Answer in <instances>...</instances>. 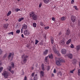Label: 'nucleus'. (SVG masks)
I'll use <instances>...</instances> for the list:
<instances>
[{
    "label": "nucleus",
    "instance_id": "29",
    "mask_svg": "<svg viewBox=\"0 0 80 80\" xmlns=\"http://www.w3.org/2000/svg\"><path fill=\"white\" fill-rule=\"evenodd\" d=\"M61 20H62V21L65 20V17H63L61 18Z\"/></svg>",
    "mask_w": 80,
    "mask_h": 80
},
{
    "label": "nucleus",
    "instance_id": "46",
    "mask_svg": "<svg viewBox=\"0 0 80 80\" xmlns=\"http://www.w3.org/2000/svg\"><path fill=\"white\" fill-rule=\"evenodd\" d=\"M71 48H74V46H73V44H71Z\"/></svg>",
    "mask_w": 80,
    "mask_h": 80
},
{
    "label": "nucleus",
    "instance_id": "16",
    "mask_svg": "<svg viewBox=\"0 0 80 80\" xmlns=\"http://www.w3.org/2000/svg\"><path fill=\"white\" fill-rule=\"evenodd\" d=\"M45 60L46 62H48V56H47L45 57Z\"/></svg>",
    "mask_w": 80,
    "mask_h": 80
},
{
    "label": "nucleus",
    "instance_id": "12",
    "mask_svg": "<svg viewBox=\"0 0 80 80\" xmlns=\"http://www.w3.org/2000/svg\"><path fill=\"white\" fill-rule=\"evenodd\" d=\"M68 58L70 59H72L73 57V55H72V54L70 53L68 54Z\"/></svg>",
    "mask_w": 80,
    "mask_h": 80
},
{
    "label": "nucleus",
    "instance_id": "28",
    "mask_svg": "<svg viewBox=\"0 0 80 80\" xmlns=\"http://www.w3.org/2000/svg\"><path fill=\"white\" fill-rule=\"evenodd\" d=\"M78 76H80V69H78Z\"/></svg>",
    "mask_w": 80,
    "mask_h": 80
},
{
    "label": "nucleus",
    "instance_id": "42",
    "mask_svg": "<svg viewBox=\"0 0 80 80\" xmlns=\"http://www.w3.org/2000/svg\"><path fill=\"white\" fill-rule=\"evenodd\" d=\"M10 72L12 73V74H13L14 73V71L13 70H11L10 71Z\"/></svg>",
    "mask_w": 80,
    "mask_h": 80
},
{
    "label": "nucleus",
    "instance_id": "49",
    "mask_svg": "<svg viewBox=\"0 0 80 80\" xmlns=\"http://www.w3.org/2000/svg\"><path fill=\"white\" fill-rule=\"evenodd\" d=\"M5 20H6V21L7 22V21H8V18H6V19H4Z\"/></svg>",
    "mask_w": 80,
    "mask_h": 80
},
{
    "label": "nucleus",
    "instance_id": "1",
    "mask_svg": "<svg viewBox=\"0 0 80 80\" xmlns=\"http://www.w3.org/2000/svg\"><path fill=\"white\" fill-rule=\"evenodd\" d=\"M28 57V56H25V55H22V58H24V60L23 61H22V64H23V62L24 63H26L27 62V58Z\"/></svg>",
    "mask_w": 80,
    "mask_h": 80
},
{
    "label": "nucleus",
    "instance_id": "63",
    "mask_svg": "<svg viewBox=\"0 0 80 80\" xmlns=\"http://www.w3.org/2000/svg\"><path fill=\"white\" fill-rule=\"evenodd\" d=\"M32 70H33V67H32L31 68Z\"/></svg>",
    "mask_w": 80,
    "mask_h": 80
},
{
    "label": "nucleus",
    "instance_id": "54",
    "mask_svg": "<svg viewBox=\"0 0 80 80\" xmlns=\"http://www.w3.org/2000/svg\"><path fill=\"white\" fill-rule=\"evenodd\" d=\"M42 70H44L45 69L44 68V67H43V66H42Z\"/></svg>",
    "mask_w": 80,
    "mask_h": 80
},
{
    "label": "nucleus",
    "instance_id": "40",
    "mask_svg": "<svg viewBox=\"0 0 80 80\" xmlns=\"http://www.w3.org/2000/svg\"><path fill=\"white\" fill-rule=\"evenodd\" d=\"M74 8H75V10H78V8H77V6H74Z\"/></svg>",
    "mask_w": 80,
    "mask_h": 80
},
{
    "label": "nucleus",
    "instance_id": "38",
    "mask_svg": "<svg viewBox=\"0 0 80 80\" xmlns=\"http://www.w3.org/2000/svg\"><path fill=\"white\" fill-rule=\"evenodd\" d=\"M75 69H74L72 70V71H70V73H73V72H74V71H75Z\"/></svg>",
    "mask_w": 80,
    "mask_h": 80
},
{
    "label": "nucleus",
    "instance_id": "30",
    "mask_svg": "<svg viewBox=\"0 0 80 80\" xmlns=\"http://www.w3.org/2000/svg\"><path fill=\"white\" fill-rule=\"evenodd\" d=\"M24 19V18H19L18 20L19 22H21L22 20H23Z\"/></svg>",
    "mask_w": 80,
    "mask_h": 80
},
{
    "label": "nucleus",
    "instance_id": "32",
    "mask_svg": "<svg viewBox=\"0 0 80 80\" xmlns=\"http://www.w3.org/2000/svg\"><path fill=\"white\" fill-rule=\"evenodd\" d=\"M12 68V67L11 66L9 67L8 68V70H9V71H10L11 70Z\"/></svg>",
    "mask_w": 80,
    "mask_h": 80
},
{
    "label": "nucleus",
    "instance_id": "17",
    "mask_svg": "<svg viewBox=\"0 0 80 80\" xmlns=\"http://www.w3.org/2000/svg\"><path fill=\"white\" fill-rule=\"evenodd\" d=\"M80 49V45H78L77 46V51H78Z\"/></svg>",
    "mask_w": 80,
    "mask_h": 80
},
{
    "label": "nucleus",
    "instance_id": "39",
    "mask_svg": "<svg viewBox=\"0 0 80 80\" xmlns=\"http://www.w3.org/2000/svg\"><path fill=\"white\" fill-rule=\"evenodd\" d=\"M38 79V78H37V77L35 76L34 78V80H37Z\"/></svg>",
    "mask_w": 80,
    "mask_h": 80
},
{
    "label": "nucleus",
    "instance_id": "44",
    "mask_svg": "<svg viewBox=\"0 0 80 80\" xmlns=\"http://www.w3.org/2000/svg\"><path fill=\"white\" fill-rule=\"evenodd\" d=\"M7 54H6L3 57V58H6V57H7Z\"/></svg>",
    "mask_w": 80,
    "mask_h": 80
},
{
    "label": "nucleus",
    "instance_id": "24",
    "mask_svg": "<svg viewBox=\"0 0 80 80\" xmlns=\"http://www.w3.org/2000/svg\"><path fill=\"white\" fill-rule=\"evenodd\" d=\"M53 50L55 53H58V54L59 53V52L57 51V50H56V49H53Z\"/></svg>",
    "mask_w": 80,
    "mask_h": 80
},
{
    "label": "nucleus",
    "instance_id": "4",
    "mask_svg": "<svg viewBox=\"0 0 80 80\" xmlns=\"http://www.w3.org/2000/svg\"><path fill=\"white\" fill-rule=\"evenodd\" d=\"M24 33L25 35H27V36L30 35V32H29L28 30H25L24 32Z\"/></svg>",
    "mask_w": 80,
    "mask_h": 80
},
{
    "label": "nucleus",
    "instance_id": "37",
    "mask_svg": "<svg viewBox=\"0 0 80 80\" xmlns=\"http://www.w3.org/2000/svg\"><path fill=\"white\" fill-rule=\"evenodd\" d=\"M58 75H60V76H62V73L61 72H58Z\"/></svg>",
    "mask_w": 80,
    "mask_h": 80
},
{
    "label": "nucleus",
    "instance_id": "45",
    "mask_svg": "<svg viewBox=\"0 0 80 80\" xmlns=\"http://www.w3.org/2000/svg\"><path fill=\"white\" fill-rule=\"evenodd\" d=\"M48 29H49V27H46L44 28V29H46V30H48Z\"/></svg>",
    "mask_w": 80,
    "mask_h": 80
},
{
    "label": "nucleus",
    "instance_id": "19",
    "mask_svg": "<svg viewBox=\"0 0 80 80\" xmlns=\"http://www.w3.org/2000/svg\"><path fill=\"white\" fill-rule=\"evenodd\" d=\"M48 57H49V58H51V59L53 58V55L52 54L49 55Z\"/></svg>",
    "mask_w": 80,
    "mask_h": 80
},
{
    "label": "nucleus",
    "instance_id": "3",
    "mask_svg": "<svg viewBox=\"0 0 80 80\" xmlns=\"http://www.w3.org/2000/svg\"><path fill=\"white\" fill-rule=\"evenodd\" d=\"M71 20L73 23L74 22H75V21H76V17L72 15L71 17Z\"/></svg>",
    "mask_w": 80,
    "mask_h": 80
},
{
    "label": "nucleus",
    "instance_id": "6",
    "mask_svg": "<svg viewBox=\"0 0 80 80\" xmlns=\"http://www.w3.org/2000/svg\"><path fill=\"white\" fill-rule=\"evenodd\" d=\"M32 18L33 20H37V18H38V16L36 14H34V15L32 17Z\"/></svg>",
    "mask_w": 80,
    "mask_h": 80
},
{
    "label": "nucleus",
    "instance_id": "51",
    "mask_svg": "<svg viewBox=\"0 0 80 80\" xmlns=\"http://www.w3.org/2000/svg\"><path fill=\"white\" fill-rule=\"evenodd\" d=\"M62 34V32H60L58 34V36H60Z\"/></svg>",
    "mask_w": 80,
    "mask_h": 80
},
{
    "label": "nucleus",
    "instance_id": "56",
    "mask_svg": "<svg viewBox=\"0 0 80 80\" xmlns=\"http://www.w3.org/2000/svg\"><path fill=\"white\" fill-rule=\"evenodd\" d=\"M21 37L22 38H24V36L23 35V34H22L21 35Z\"/></svg>",
    "mask_w": 80,
    "mask_h": 80
},
{
    "label": "nucleus",
    "instance_id": "62",
    "mask_svg": "<svg viewBox=\"0 0 80 80\" xmlns=\"http://www.w3.org/2000/svg\"><path fill=\"white\" fill-rule=\"evenodd\" d=\"M36 67H38V64H36Z\"/></svg>",
    "mask_w": 80,
    "mask_h": 80
},
{
    "label": "nucleus",
    "instance_id": "36",
    "mask_svg": "<svg viewBox=\"0 0 80 80\" xmlns=\"http://www.w3.org/2000/svg\"><path fill=\"white\" fill-rule=\"evenodd\" d=\"M8 34L9 35H10V34H11V35H13V32H9V33H8Z\"/></svg>",
    "mask_w": 80,
    "mask_h": 80
},
{
    "label": "nucleus",
    "instance_id": "14",
    "mask_svg": "<svg viewBox=\"0 0 80 80\" xmlns=\"http://www.w3.org/2000/svg\"><path fill=\"white\" fill-rule=\"evenodd\" d=\"M44 2L45 3H49V2H50V0H43Z\"/></svg>",
    "mask_w": 80,
    "mask_h": 80
},
{
    "label": "nucleus",
    "instance_id": "15",
    "mask_svg": "<svg viewBox=\"0 0 80 80\" xmlns=\"http://www.w3.org/2000/svg\"><path fill=\"white\" fill-rule=\"evenodd\" d=\"M47 53H48V50H46L43 53L44 55H47Z\"/></svg>",
    "mask_w": 80,
    "mask_h": 80
},
{
    "label": "nucleus",
    "instance_id": "52",
    "mask_svg": "<svg viewBox=\"0 0 80 80\" xmlns=\"http://www.w3.org/2000/svg\"><path fill=\"white\" fill-rule=\"evenodd\" d=\"M42 3H40L39 4V8H40V7H41L42 6Z\"/></svg>",
    "mask_w": 80,
    "mask_h": 80
},
{
    "label": "nucleus",
    "instance_id": "23",
    "mask_svg": "<svg viewBox=\"0 0 80 80\" xmlns=\"http://www.w3.org/2000/svg\"><path fill=\"white\" fill-rule=\"evenodd\" d=\"M39 24L41 26H42V27H43L44 25V24H43V22H41L39 23Z\"/></svg>",
    "mask_w": 80,
    "mask_h": 80
},
{
    "label": "nucleus",
    "instance_id": "33",
    "mask_svg": "<svg viewBox=\"0 0 80 80\" xmlns=\"http://www.w3.org/2000/svg\"><path fill=\"white\" fill-rule=\"evenodd\" d=\"M3 67H1L0 68V72H1L2 70H3Z\"/></svg>",
    "mask_w": 80,
    "mask_h": 80
},
{
    "label": "nucleus",
    "instance_id": "41",
    "mask_svg": "<svg viewBox=\"0 0 80 80\" xmlns=\"http://www.w3.org/2000/svg\"><path fill=\"white\" fill-rule=\"evenodd\" d=\"M74 2H75V1H74V0H72L71 2V4H73Z\"/></svg>",
    "mask_w": 80,
    "mask_h": 80
},
{
    "label": "nucleus",
    "instance_id": "61",
    "mask_svg": "<svg viewBox=\"0 0 80 80\" xmlns=\"http://www.w3.org/2000/svg\"><path fill=\"white\" fill-rule=\"evenodd\" d=\"M52 77H54V74H52Z\"/></svg>",
    "mask_w": 80,
    "mask_h": 80
},
{
    "label": "nucleus",
    "instance_id": "22",
    "mask_svg": "<svg viewBox=\"0 0 80 80\" xmlns=\"http://www.w3.org/2000/svg\"><path fill=\"white\" fill-rule=\"evenodd\" d=\"M33 26L34 28H36L37 27V23L35 22H34L33 23Z\"/></svg>",
    "mask_w": 80,
    "mask_h": 80
},
{
    "label": "nucleus",
    "instance_id": "21",
    "mask_svg": "<svg viewBox=\"0 0 80 80\" xmlns=\"http://www.w3.org/2000/svg\"><path fill=\"white\" fill-rule=\"evenodd\" d=\"M12 55V53H9V55L8 56V58L9 60H10V57H11V56Z\"/></svg>",
    "mask_w": 80,
    "mask_h": 80
},
{
    "label": "nucleus",
    "instance_id": "43",
    "mask_svg": "<svg viewBox=\"0 0 80 80\" xmlns=\"http://www.w3.org/2000/svg\"><path fill=\"white\" fill-rule=\"evenodd\" d=\"M76 62V60H73L72 62L73 63H75Z\"/></svg>",
    "mask_w": 80,
    "mask_h": 80
},
{
    "label": "nucleus",
    "instance_id": "47",
    "mask_svg": "<svg viewBox=\"0 0 80 80\" xmlns=\"http://www.w3.org/2000/svg\"><path fill=\"white\" fill-rule=\"evenodd\" d=\"M2 54V49H0V54L1 55V54Z\"/></svg>",
    "mask_w": 80,
    "mask_h": 80
},
{
    "label": "nucleus",
    "instance_id": "2",
    "mask_svg": "<svg viewBox=\"0 0 80 80\" xmlns=\"http://www.w3.org/2000/svg\"><path fill=\"white\" fill-rule=\"evenodd\" d=\"M10 74V73L9 72H8L6 71H5L2 73V75L4 76L5 78H7Z\"/></svg>",
    "mask_w": 80,
    "mask_h": 80
},
{
    "label": "nucleus",
    "instance_id": "9",
    "mask_svg": "<svg viewBox=\"0 0 80 80\" xmlns=\"http://www.w3.org/2000/svg\"><path fill=\"white\" fill-rule=\"evenodd\" d=\"M22 29H27V26L24 24L22 25Z\"/></svg>",
    "mask_w": 80,
    "mask_h": 80
},
{
    "label": "nucleus",
    "instance_id": "10",
    "mask_svg": "<svg viewBox=\"0 0 80 80\" xmlns=\"http://www.w3.org/2000/svg\"><path fill=\"white\" fill-rule=\"evenodd\" d=\"M8 24H4L3 25V27L4 28L6 29L8 28Z\"/></svg>",
    "mask_w": 80,
    "mask_h": 80
},
{
    "label": "nucleus",
    "instance_id": "50",
    "mask_svg": "<svg viewBox=\"0 0 80 80\" xmlns=\"http://www.w3.org/2000/svg\"><path fill=\"white\" fill-rule=\"evenodd\" d=\"M35 75V72H33L32 73V77H34V75Z\"/></svg>",
    "mask_w": 80,
    "mask_h": 80
},
{
    "label": "nucleus",
    "instance_id": "35",
    "mask_svg": "<svg viewBox=\"0 0 80 80\" xmlns=\"http://www.w3.org/2000/svg\"><path fill=\"white\" fill-rule=\"evenodd\" d=\"M16 32L17 33H20V30H18L16 31Z\"/></svg>",
    "mask_w": 80,
    "mask_h": 80
},
{
    "label": "nucleus",
    "instance_id": "64",
    "mask_svg": "<svg viewBox=\"0 0 80 80\" xmlns=\"http://www.w3.org/2000/svg\"><path fill=\"white\" fill-rule=\"evenodd\" d=\"M58 55V56H61V55L60 54H59Z\"/></svg>",
    "mask_w": 80,
    "mask_h": 80
},
{
    "label": "nucleus",
    "instance_id": "59",
    "mask_svg": "<svg viewBox=\"0 0 80 80\" xmlns=\"http://www.w3.org/2000/svg\"><path fill=\"white\" fill-rule=\"evenodd\" d=\"M48 70H50V67L49 66H48Z\"/></svg>",
    "mask_w": 80,
    "mask_h": 80
},
{
    "label": "nucleus",
    "instance_id": "18",
    "mask_svg": "<svg viewBox=\"0 0 80 80\" xmlns=\"http://www.w3.org/2000/svg\"><path fill=\"white\" fill-rule=\"evenodd\" d=\"M60 43L61 45H64L65 44V41L63 40L60 41Z\"/></svg>",
    "mask_w": 80,
    "mask_h": 80
},
{
    "label": "nucleus",
    "instance_id": "57",
    "mask_svg": "<svg viewBox=\"0 0 80 80\" xmlns=\"http://www.w3.org/2000/svg\"><path fill=\"white\" fill-rule=\"evenodd\" d=\"M78 25L79 26H80V21H78Z\"/></svg>",
    "mask_w": 80,
    "mask_h": 80
},
{
    "label": "nucleus",
    "instance_id": "48",
    "mask_svg": "<svg viewBox=\"0 0 80 80\" xmlns=\"http://www.w3.org/2000/svg\"><path fill=\"white\" fill-rule=\"evenodd\" d=\"M23 29H22H22H21V33H23Z\"/></svg>",
    "mask_w": 80,
    "mask_h": 80
},
{
    "label": "nucleus",
    "instance_id": "27",
    "mask_svg": "<svg viewBox=\"0 0 80 80\" xmlns=\"http://www.w3.org/2000/svg\"><path fill=\"white\" fill-rule=\"evenodd\" d=\"M11 65L12 66V68H14V66L15 65H14V63L13 62H11Z\"/></svg>",
    "mask_w": 80,
    "mask_h": 80
},
{
    "label": "nucleus",
    "instance_id": "53",
    "mask_svg": "<svg viewBox=\"0 0 80 80\" xmlns=\"http://www.w3.org/2000/svg\"><path fill=\"white\" fill-rule=\"evenodd\" d=\"M27 80V78L26 76H25L24 78V80Z\"/></svg>",
    "mask_w": 80,
    "mask_h": 80
},
{
    "label": "nucleus",
    "instance_id": "60",
    "mask_svg": "<svg viewBox=\"0 0 80 80\" xmlns=\"http://www.w3.org/2000/svg\"><path fill=\"white\" fill-rule=\"evenodd\" d=\"M40 45H43V43H42V42H41V43H40Z\"/></svg>",
    "mask_w": 80,
    "mask_h": 80
},
{
    "label": "nucleus",
    "instance_id": "5",
    "mask_svg": "<svg viewBox=\"0 0 80 80\" xmlns=\"http://www.w3.org/2000/svg\"><path fill=\"white\" fill-rule=\"evenodd\" d=\"M56 63L58 66H60L62 65V63H61V61L58 60H57L56 61Z\"/></svg>",
    "mask_w": 80,
    "mask_h": 80
},
{
    "label": "nucleus",
    "instance_id": "31",
    "mask_svg": "<svg viewBox=\"0 0 80 80\" xmlns=\"http://www.w3.org/2000/svg\"><path fill=\"white\" fill-rule=\"evenodd\" d=\"M38 42H39V41H38L36 39L35 40V45H37V43H38Z\"/></svg>",
    "mask_w": 80,
    "mask_h": 80
},
{
    "label": "nucleus",
    "instance_id": "11",
    "mask_svg": "<svg viewBox=\"0 0 80 80\" xmlns=\"http://www.w3.org/2000/svg\"><path fill=\"white\" fill-rule=\"evenodd\" d=\"M70 33V31L69 29L67 30L66 31V34L67 35H69Z\"/></svg>",
    "mask_w": 80,
    "mask_h": 80
},
{
    "label": "nucleus",
    "instance_id": "13",
    "mask_svg": "<svg viewBox=\"0 0 80 80\" xmlns=\"http://www.w3.org/2000/svg\"><path fill=\"white\" fill-rule=\"evenodd\" d=\"M41 77H43L44 76V72L43 71H41L40 72Z\"/></svg>",
    "mask_w": 80,
    "mask_h": 80
},
{
    "label": "nucleus",
    "instance_id": "55",
    "mask_svg": "<svg viewBox=\"0 0 80 80\" xmlns=\"http://www.w3.org/2000/svg\"><path fill=\"white\" fill-rule=\"evenodd\" d=\"M55 20V18H52V20L53 21H54Z\"/></svg>",
    "mask_w": 80,
    "mask_h": 80
},
{
    "label": "nucleus",
    "instance_id": "7",
    "mask_svg": "<svg viewBox=\"0 0 80 80\" xmlns=\"http://www.w3.org/2000/svg\"><path fill=\"white\" fill-rule=\"evenodd\" d=\"M67 52V51L65 49H62L61 50V53L62 54H66V53Z\"/></svg>",
    "mask_w": 80,
    "mask_h": 80
},
{
    "label": "nucleus",
    "instance_id": "34",
    "mask_svg": "<svg viewBox=\"0 0 80 80\" xmlns=\"http://www.w3.org/2000/svg\"><path fill=\"white\" fill-rule=\"evenodd\" d=\"M20 11V9H19L18 8H17V9H15V11H16V12H18V11Z\"/></svg>",
    "mask_w": 80,
    "mask_h": 80
},
{
    "label": "nucleus",
    "instance_id": "8",
    "mask_svg": "<svg viewBox=\"0 0 80 80\" xmlns=\"http://www.w3.org/2000/svg\"><path fill=\"white\" fill-rule=\"evenodd\" d=\"M35 13L33 12H32L29 14V17H32L35 15Z\"/></svg>",
    "mask_w": 80,
    "mask_h": 80
},
{
    "label": "nucleus",
    "instance_id": "20",
    "mask_svg": "<svg viewBox=\"0 0 80 80\" xmlns=\"http://www.w3.org/2000/svg\"><path fill=\"white\" fill-rule=\"evenodd\" d=\"M72 41V40H71V39H70L69 40H68V41L67 42V45H68L70 43V42H71Z\"/></svg>",
    "mask_w": 80,
    "mask_h": 80
},
{
    "label": "nucleus",
    "instance_id": "58",
    "mask_svg": "<svg viewBox=\"0 0 80 80\" xmlns=\"http://www.w3.org/2000/svg\"><path fill=\"white\" fill-rule=\"evenodd\" d=\"M53 72L54 73H56V70H55V69H54Z\"/></svg>",
    "mask_w": 80,
    "mask_h": 80
},
{
    "label": "nucleus",
    "instance_id": "25",
    "mask_svg": "<svg viewBox=\"0 0 80 80\" xmlns=\"http://www.w3.org/2000/svg\"><path fill=\"white\" fill-rule=\"evenodd\" d=\"M51 43H52V44H53V37H52V38H51Z\"/></svg>",
    "mask_w": 80,
    "mask_h": 80
},
{
    "label": "nucleus",
    "instance_id": "26",
    "mask_svg": "<svg viewBox=\"0 0 80 80\" xmlns=\"http://www.w3.org/2000/svg\"><path fill=\"white\" fill-rule=\"evenodd\" d=\"M11 13H12V12H11V11H9V12L7 14V17H8V16H10V14H11Z\"/></svg>",
    "mask_w": 80,
    "mask_h": 80
}]
</instances>
